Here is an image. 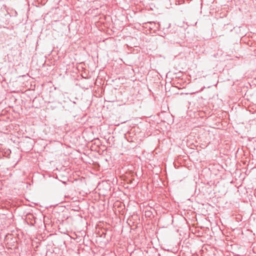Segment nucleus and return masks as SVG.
<instances>
[{"instance_id":"2","label":"nucleus","mask_w":256,"mask_h":256,"mask_svg":"<svg viewBox=\"0 0 256 256\" xmlns=\"http://www.w3.org/2000/svg\"><path fill=\"white\" fill-rule=\"evenodd\" d=\"M150 212H146V216H150Z\"/></svg>"},{"instance_id":"1","label":"nucleus","mask_w":256,"mask_h":256,"mask_svg":"<svg viewBox=\"0 0 256 256\" xmlns=\"http://www.w3.org/2000/svg\"><path fill=\"white\" fill-rule=\"evenodd\" d=\"M122 206V204L120 202H116L114 203V207L116 208V207H119V206Z\"/></svg>"}]
</instances>
